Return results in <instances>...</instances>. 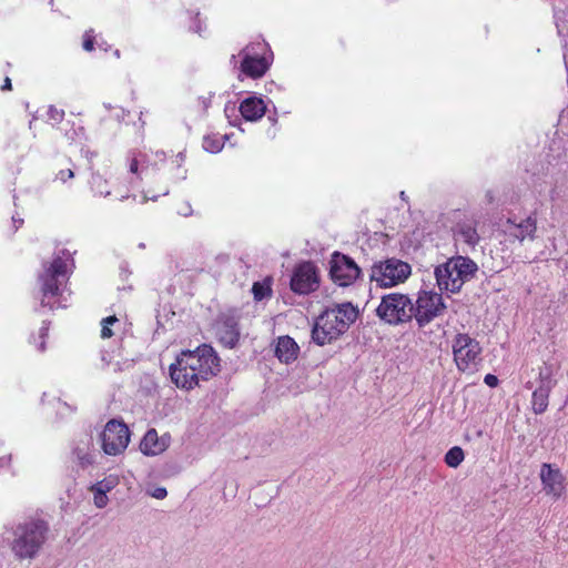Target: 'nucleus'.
<instances>
[{"label":"nucleus","instance_id":"nucleus-10","mask_svg":"<svg viewBox=\"0 0 568 568\" xmlns=\"http://www.w3.org/2000/svg\"><path fill=\"white\" fill-rule=\"evenodd\" d=\"M361 274V268L349 256L335 252L329 262V275L339 286L353 284Z\"/></svg>","mask_w":568,"mask_h":568},{"label":"nucleus","instance_id":"nucleus-34","mask_svg":"<svg viewBox=\"0 0 568 568\" xmlns=\"http://www.w3.org/2000/svg\"><path fill=\"white\" fill-rule=\"evenodd\" d=\"M178 213L182 216H190L192 214V207L189 202H184L178 209Z\"/></svg>","mask_w":568,"mask_h":568},{"label":"nucleus","instance_id":"nucleus-17","mask_svg":"<svg viewBox=\"0 0 568 568\" xmlns=\"http://www.w3.org/2000/svg\"><path fill=\"white\" fill-rule=\"evenodd\" d=\"M219 341L226 347L233 348L240 339L239 322L233 316H226L217 324Z\"/></svg>","mask_w":568,"mask_h":568},{"label":"nucleus","instance_id":"nucleus-11","mask_svg":"<svg viewBox=\"0 0 568 568\" xmlns=\"http://www.w3.org/2000/svg\"><path fill=\"white\" fill-rule=\"evenodd\" d=\"M554 371L550 365L539 368V385L532 393L531 405L535 414L539 415L546 412L548 407L549 395L557 382L552 378Z\"/></svg>","mask_w":568,"mask_h":568},{"label":"nucleus","instance_id":"nucleus-21","mask_svg":"<svg viewBox=\"0 0 568 568\" xmlns=\"http://www.w3.org/2000/svg\"><path fill=\"white\" fill-rule=\"evenodd\" d=\"M300 353L297 343L290 336H280L276 339L274 354L281 363L291 364L296 361Z\"/></svg>","mask_w":568,"mask_h":568},{"label":"nucleus","instance_id":"nucleus-9","mask_svg":"<svg viewBox=\"0 0 568 568\" xmlns=\"http://www.w3.org/2000/svg\"><path fill=\"white\" fill-rule=\"evenodd\" d=\"M102 449L106 455L115 456L124 452L130 442L128 426L120 420L111 419L101 433Z\"/></svg>","mask_w":568,"mask_h":568},{"label":"nucleus","instance_id":"nucleus-20","mask_svg":"<svg viewBox=\"0 0 568 568\" xmlns=\"http://www.w3.org/2000/svg\"><path fill=\"white\" fill-rule=\"evenodd\" d=\"M449 267L456 271L455 275L462 278L464 283L475 277L478 271V266L473 260L462 255L448 260V266L444 270L445 274H448L447 270H449Z\"/></svg>","mask_w":568,"mask_h":568},{"label":"nucleus","instance_id":"nucleus-36","mask_svg":"<svg viewBox=\"0 0 568 568\" xmlns=\"http://www.w3.org/2000/svg\"><path fill=\"white\" fill-rule=\"evenodd\" d=\"M129 170L132 174H138L139 172V161L135 156H133L130 161Z\"/></svg>","mask_w":568,"mask_h":568},{"label":"nucleus","instance_id":"nucleus-45","mask_svg":"<svg viewBox=\"0 0 568 568\" xmlns=\"http://www.w3.org/2000/svg\"><path fill=\"white\" fill-rule=\"evenodd\" d=\"M114 54H115V57H116V58H119V57H120V51H119V50H115V51H114Z\"/></svg>","mask_w":568,"mask_h":568},{"label":"nucleus","instance_id":"nucleus-14","mask_svg":"<svg viewBox=\"0 0 568 568\" xmlns=\"http://www.w3.org/2000/svg\"><path fill=\"white\" fill-rule=\"evenodd\" d=\"M73 462L82 469L88 468L94 462V445L91 434H82L75 439L72 447Z\"/></svg>","mask_w":568,"mask_h":568},{"label":"nucleus","instance_id":"nucleus-28","mask_svg":"<svg viewBox=\"0 0 568 568\" xmlns=\"http://www.w3.org/2000/svg\"><path fill=\"white\" fill-rule=\"evenodd\" d=\"M109 489H110V487L109 486L103 487L102 483H99L98 485H95L93 487V490H94V505L98 508H103V507L106 506V504H108V496H106L105 491L109 490Z\"/></svg>","mask_w":568,"mask_h":568},{"label":"nucleus","instance_id":"nucleus-25","mask_svg":"<svg viewBox=\"0 0 568 568\" xmlns=\"http://www.w3.org/2000/svg\"><path fill=\"white\" fill-rule=\"evenodd\" d=\"M464 450L459 446L452 447L445 455V463L452 467H458L464 460Z\"/></svg>","mask_w":568,"mask_h":568},{"label":"nucleus","instance_id":"nucleus-44","mask_svg":"<svg viewBox=\"0 0 568 568\" xmlns=\"http://www.w3.org/2000/svg\"><path fill=\"white\" fill-rule=\"evenodd\" d=\"M129 197H130V195H129V194L121 195L120 201H123V200L129 199Z\"/></svg>","mask_w":568,"mask_h":568},{"label":"nucleus","instance_id":"nucleus-24","mask_svg":"<svg viewBox=\"0 0 568 568\" xmlns=\"http://www.w3.org/2000/svg\"><path fill=\"white\" fill-rule=\"evenodd\" d=\"M90 185L95 194L104 197L110 195V191L108 190V181L100 173H92Z\"/></svg>","mask_w":568,"mask_h":568},{"label":"nucleus","instance_id":"nucleus-31","mask_svg":"<svg viewBox=\"0 0 568 568\" xmlns=\"http://www.w3.org/2000/svg\"><path fill=\"white\" fill-rule=\"evenodd\" d=\"M94 31L92 29L85 31L83 37V49L85 51H92L94 49Z\"/></svg>","mask_w":568,"mask_h":568},{"label":"nucleus","instance_id":"nucleus-43","mask_svg":"<svg viewBox=\"0 0 568 568\" xmlns=\"http://www.w3.org/2000/svg\"><path fill=\"white\" fill-rule=\"evenodd\" d=\"M44 349H45V343H44V341H42V342L40 343V345H39V351H40V352H43Z\"/></svg>","mask_w":568,"mask_h":568},{"label":"nucleus","instance_id":"nucleus-35","mask_svg":"<svg viewBox=\"0 0 568 568\" xmlns=\"http://www.w3.org/2000/svg\"><path fill=\"white\" fill-rule=\"evenodd\" d=\"M484 382L489 387H496L498 385V377L493 374H487L484 378Z\"/></svg>","mask_w":568,"mask_h":568},{"label":"nucleus","instance_id":"nucleus-3","mask_svg":"<svg viewBox=\"0 0 568 568\" xmlns=\"http://www.w3.org/2000/svg\"><path fill=\"white\" fill-rule=\"evenodd\" d=\"M50 530L49 523L42 518L31 517L12 527H6L4 539L19 560L34 559L43 548Z\"/></svg>","mask_w":568,"mask_h":568},{"label":"nucleus","instance_id":"nucleus-40","mask_svg":"<svg viewBox=\"0 0 568 568\" xmlns=\"http://www.w3.org/2000/svg\"><path fill=\"white\" fill-rule=\"evenodd\" d=\"M1 90H11V80H10V78L7 77L4 79V83L1 87Z\"/></svg>","mask_w":568,"mask_h":568},{"label":"nucleus","instance_id":"nucleus-22","mask_svg":"<svg viewBox=\"0 0 568 568\" xmlns=\"http://www.w3.org/2000/svg\"><path fill=\"white\" fill-rule=\"evenodd\" d=\"M240 112L245 120L257 121L265 114L266 104L261 98L250 97L241 102Z\"/></svg>","mask_w":568,"mask_h":568},{"label":"nucleus","instance_id":"nucleus-6","mask_svg":"<svg viewBox=\"0 0 568 568\" xmlns=\"http://www.w3.org/2000/svg\"><path fill=\"white\" fill-rule=\"evenodd\" d=\"M410 274L412 267L408 263L392 257L375 262L369 270V280L378 287L389 288L404 283Z\"/></svg>","mask_w":568,"mask_h":568},{"label":"nucleus","instance_id":"nucleus-15","mask_svg":"<svg viewBox=\"0 0 568 568\" xmlns=\"http://www.w3.org/2000/svg\"><path fill=\"white\" fill-rule=\"evenodd\" d=\"M243 55L241 62V71L253 79L263 77L268 70V62L265 58L253 55L250 47L244 48L241 53Z\"/></svg>","mask_w":568,"mask_h":568},{"label":"nucleus","instance_id":"nucleus-30","mask_svg":"<svg viewBox=\"0 0 568 568\" xmlns=\"http://www.w3.org/2000/svg\"><path fill=\"white\" fill-rule=\"evenodd\" d=\"M64 118V111L58 109L54 105H50L48 109V119L54 123H60Z\"/></svg>","mask_w":568,"mask_h":568},{"label":"nucleus","instance_id":"nucleus-29","mask_svg":"<svg viewBox=\"0 0 568 568\" xmlns=\"http://www.w3.org/2000/svg\"><path fill=\"white\" fill-rule=\"evenodd\" d=\"M116 322H118V318L115 315L108 316L102 320V322H101V325H102L101 337L102 338H110L113 335V332L110 326Z\"/></svg>","mask_w":568,"mask_h":568},{"label":"nucleus","instance_id":"nucleus-1","mask_svg":"<svg viewBox=\"0 0 568 568\" xmlns=\"http://www.w3.org/2000/svg\"><path fill=\"white\" fill-rule=\"evenodd\" d=\"M220 372V358L212 346L203 344L194 351H183L170 366L172 382L180 388L192 389Z\"/></svg>","mask_w":568,"mask_h":568},{"label":"nucleus","instance_id":"nucleus-5","mask_svg":"<svg viewBox=\"0 0 568 568\" xmlns=\"http://www.w3.org/2000/svg\"><path fill=\"white\" fill-rule=\"evenodd\" d=\"M413 300L407 294L389 293L381 298L376 316L385 324L399 326L413 321Z\"/></svg>","mask_w":568,"mask_h":568},{"label":"nucleus","instance_id":"nucleus-26","mask_svg":"<svg viewBox=\"0 0 568 568\" xmlns=\"http://www.w3.org/2000/svg\"><path fill=\"white\" fill-rule=\"evenodd\" d=\"M224 146L223 138L217 135H206L203 139V149L210 153H217Z\"/></svg>","mask_w":568,"mask_h":568},{"label":"nucleus","instance_id":"nucleus-37","mask_svg":"<svg viewBox=\"0 0 568 568\" xmlns=\"http://www.w3.org/2000/svg\"><path fill=\"white\" fill-rule=\"evenodd\" d=\"M485 199L487 201V203H493L495 201V195H494V192L488 190L486 193H485Z\"/></svg>","mask_w":568,"mask_h":568},{"label":"nucleus","instance_id":"nucleus-2","mask_svg":"<svg viewBox=\"0 0 568 568\" xmlns=\"http://www.w3.org/2000/svg\"><path fill=\"white\" fill-rule=\"evenodd\" d=\"M74 266L71 253L61 248L54 253L51 262L42 264L43 271L39 274L38 281L42 293L41 306L55 310L65 307L62 303L64 286Z\"/></svg>","mask_w":568,"mask_h":568},{"label":"nucleus","instance_id":"nucleus-12","mask_svg":"<svg viewBox=\"0 0 568 568\" xmlns=\"http://www.w3.org/2000/svg\"><path fill=\"white\" fill-rule=\"evenodd\" d=\"M316 266L312 262L300 264L293 272L291 288L297 294H308L318 287Z\"/></svg>","mask_w":568,"mask_h":568},{"label":"nucleus","instance_id":"nucleus-27","mask_svg":"<svg viewBox=\"0 0 568 568\" xmlns=\"http://www.w3.org/2000/svg\"><path fill=\"white\" fill-rule=\"evenodd\" d=\"M252 293L256 301H262L265 297L271 296L272 288L270 281L265 280L263 282H255L252 286Z\"/></svg>","mask_w":568,"mask_h":568},{"label":"nucleus","instance_id":"nucleus-39","mask_svg":"<svg viewBox=\"0 0 568 568\" xmlns=\"http://www.w3.org/2000/svg\"><path fill=\"white\" fill-rule=\"evenodd\" d=\"M49 327L45 325V322H43V326L40 328V337L43 339L48 334Z\"/></svg>","mask_w":568,"mask_h":568},{"label":"nucleus","instance_id":"nucleus-46","mask_svg":"<svg viewBox=\"0 0 568 568\" xmlns=\"http://www.w3.org/2000/svg\"><path fill=\"white\" fill-rule=\"evenodd\" d=\"M400 197L404 200L405 199V192H400Z\"/></svg>","mask_w":568,"mask_h":568},{"label":"nucleus","instance_id":"nucleus-38","mask_svg":"<svg viewBox=\"0 0 568 568\" xmlns=\"http://www.w3.org/2000/svg\"><path fill=\"white\" fill-rule=\"evenodd\" d=\"M12 222L14 225V231H17L23 224V220L17 219L16 216H12Z\"/></svg>","mask_w":568,"mask_h":568},{"label":"nucleus","instance_id":"nucleus-8","mask_svg":"<svg viewBox=\"0 0 568 568\" xmlns=\"http://www.w3.org/2000/svg\"><path fill=\"white\" fill-rule=\"evenodd\" d=\"M453 354L460 372L471 371L480 362L481 346L468 334L458 333L453 339Z\"/></svg>","mask_w":568,"mask_h":568},{"label":"nucleus","instance_id":"nucleus-19","mask_svg":"<svg viewBox=\"0 0 568 568\" xmlns=\"http://www.w3.org/2000/svg\"><path fill=\"white\" fill-rule=\"evenodd\" d=\"M447 266H448V261L436 266L434 274L436 277L437 285L440 291L458 293L460 291V288L463 287L464 282L462 281V278H459L455 275L456 271H454L452 267H449V270H447L448 274H445L444 270Z\"/></svg>","mask_w":568,"mask_h":568},{"label":"nucleus","instance_id":"nucleus-16","mask_svg":"<svg viewBox=\"0 0 568 568\" xmlns=\"http://www.w3.org/2000/svg\"><path fill=\"white\" fill-rule=\"evenodd\" d=\"M540 478L544 489L548 495L558 498L564 491V477L558 468H554L550 464H542Z\"/></svg>","mask_w":568,"mask_h":568},{"label":"nucleus","instance_id":"nucleus-47","mask_svg":"<svg viewBox=\"0 0 568 568\" xmlns=\"http://www.w3.org/2000/svg\"><path fill=\"white\" fill-rule=\"evenodd\" d=\"M527 388H531V383L528 382L527 385H526Z\"/></svg>","mask_w":568,"mask_h":568},{"label":"nucleus","instance_id":"nucleus-13","mask_svg":"<svg viewBox=\"0 0 568 568\" xmlns=\"http://www.w3.org/2000/svg\"><path fill=\"white\" fill-rule=\"evenodd\" d=\"M503 232L508 239L519 242L526 239L534 240L537 232L536 217L529 215L526 219L517 221L516 217H508L501 225Z\"/></svg>","mask_w":568,"mask_h":568},{"label":"nucleus","instance_id":"nucleus-32","mask_svg":"<svg viewBox=\"0 0 568 568\" xmlns=\"http://www.w3.org/2000/svg\"><path fill=\"white\" fill-rule=\"evenodd\" d=\"M74 176V173L72 170L70 169H67V170H61L58 174H57V179L60 180L61 182H67L69 179H72Z\"/></svg>","mask_w":568,"mask_h":568},{"label":"nucleus","instance_id":"nucleus-41","mask_svg":"<svg viewBox=\"0 0 568 568\" xmlns=\"http://www.w3.org/2000/svg\"><path fill=\"white\" fill-rule=\"evenodd\" d=\"M194 31H195V32H197L199 34H201V33H202V29H201V23H200V21L197 22V24H196V29H194Z\"/></svg>","mask_w":568,"mask_h":568},{"label":"nucleus","instance_id":"nucleus-4","mask_svg":"<svg viewBox=\"0 0 568 568\" xmlns=\"http://www.w3.org/2000/svg\"><path fill=\"white\" fill-rule=\"evenodd\" d=\"M357 316V308L348 302L326 308L314 323L312 339L320 346L332 343L349 328Z\"/></svg>","mask_w":568,"mask_h":568},{"label":"nucleus","instance_id":"nucleus-33","mask_svg":"<svg viewBox=\"0 0 568 568\" xmlns=\"http://www.w3.org/2000/svg\"><path fill=\"white\" fill-rule=\"evenodd\" d=\"M150 495L156 499H164L168 495V491L164 487H156L150 493Z\"/></svg>","mask_w":568,"mask_h":568},{"label":"nucleus","instance_id":"nucleus-42","mask_svg":"<svg viewBox=\"0 0 568 568\" xmlns=\"http://www.w3.org/2000/svg\"><path fill=\"white\" fill-rule=\"evenodd\" d=\"M156 156H158L161 161H163V160H164V158H165V154H164V152H156Z\"/></svg>","mask_w":568,"mask_h":568},{"label":"nucleus","instance_id":"nucleus-7","mask_svg":"<svg viewBox=\"0 0 568 568\" xmlns=\"http://www.w3.org/2000/svg\"><path fill=\"white\" fill-rule=\"evenodd\" d=\"M447 306L440 293L433 290H420L413 301V312L418 328H424L430 322L444 315Z\"/></svg>","mask_w":568,"mask_h":568},{"label":"nucleus","instance_id":"nucleus-18","mask_svg":"<svg viewBox=\"0 0 568 568\" xmlns=\"http://www.w3.org/2000/svg\"><path fill=\"white\" fill-rule=\"evenodd\" d=\"M170 444V436L159 437L154 428L149 429L140 443V449L144 455L155 456L163 453Z\"/></svg>","mask_w":568,"mask_h":568},{"label":"nucleus","instance_id":"nucleus-23","mask_svg":"<svg viewBox=\"0 0 568 568\" xmlns=\"http://www.w3.org/2000/svg\"><path fill=\"white\" fill-rule=\"evenodd\" d=\"M479 239L480 237L477 232L475 223L464 221L456 225L455 240L457 242H463L469 247L474 248L478 244Z\"/></svg>","mask_w":568,"mask_h":568}]
</instances>
